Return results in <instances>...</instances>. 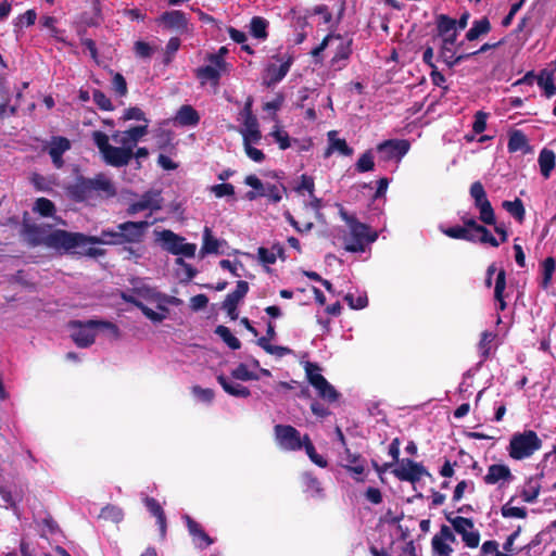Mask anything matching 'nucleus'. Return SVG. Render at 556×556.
<instances>
[{
  "instance_id": "22",
  "label": "nucleus",
  "mask_w": 556,
  "mask_h": 556,
  "mask_svg": "<svg viewBox=\"0 0 556 556\" xmlns=\"http://www.w3.org/2000/svg\"><path fill=\"white\" fill-rule=\"evenodd\" d=\"M445 519L452 525L453 530L460 536L475 528L473 521L469 518L455 516L454 511H444Z\"/></svg>"
},
{
  "instance_id": "28",
  "label": "nucleus",
  "mask_w": 556,
  "mask_h": 556,
  "mask_svg": "<svg viewBox=\"0 0 556 556\" xmlns=\"http://www.w3.org/2000/svg\"><path fill=\"white\" fill-rule=\"evenodd\" d=\"M249 292V283L244 280L237 282L236 290L228 293L222 306H237Z\"/></svg>"
},
{
  "instance_id": "5",
  "label": "nucleus",
  "mask_w": 556,
  "mask_h": 556,
  "mask_svg": "<svg viewBox=\"0 0 556 556\" xmlns=\"http://www.w3.org/2000/svg\"><path fill=\"white\" fill-rule=\"evenodd\" d=\"M342 217L350 226L351 239L345 244V250L349 252H364L366 244L375 242L378 238L376 231H371L370 227L364 223L358 222L353 216H348L346 213H342Z\"/></svg>"
},
{
  "instance_id": "61",
  "label": "nucleus",
  "mask_w": 556,
  "mask_h": 556,
  "mask_svg": "<svg viewBox=\"0 0 556 556\" xmlns=\"http://www.w3.org/2000/svg\"><path fill=\"white\" fill-rule=\"evenodd\" d=\"M122 118L124 121H130V119L143 121L144 124L149 125V119L146 117L144 112L140 108H137V106L128 108L127 110H125Z\"/></svg>"
},
{
  "instance_id": "43",
  "label": "nucleus",
  "mask_w": 556,
  "mask_h": 556,
  "mask_svg": "<svg viewBox=\"0 0 556 556\" xmlns=\"http://www.w3.org/2000/svg\"><path fill=\"white\" fill-rule=\"evenodd\" d=\"M541 485L538 480L530 479L522 490V500L527 503H533L540 494Z\"/></svg>"
},
{
  "instance_id": "60",
  "label": "nucleus",
  "mask_w": 556,
  "mask_h": 556,
  "mask_svg": "<svg viewBox=\"0 0 556 556\" xmlns=\"http://www.w3.org/2000/svg\"><path fill=\"white\" fill-rule=\"evenodd\" d=\"M454 54L455 53H454L452 47L442 45L440 53H439V59L442 60L448 67H452L460 59V58H455Z\"/></svg>"
},
{
  "instance_id": "41",
  "label": "nucleus",
  "mask_w": 556,
  "mask_h": 556,
  "mask_svg": "<svg viewBox=\"0 0 556 556\" xmlns=\"http://www.w3.org/2000/svg\"><path fill=\"white\" fill-rule=\"evenodd\" d=\"M437 29L439 36H446L450 33L456 31V20L451 18L445 14H441L437 18Z\"/></svg>"
},
{
  "instance_id": "11",
  "label": "nucleus",
  "mask_w": 556,
  "mask_h": 556,
  "mask_svg": "<svg viewBox=\"0 0 556 556\" xmlns=\"http://www.w3.org/2000/svg\"><path fill=\"white\" fill-rule=\"evenodd\" d=\"M163 207V199L161 192L156 190L146 191L138 201L132 202L126 208L129 216L136 215L139 212L150 210L151 212L160 211Z\"/></svg>"
},
{
  "instance_id": "24",
  "label": "nucleus",
  "mask_w": 556,
  "mask_h": 556,
  "mask_svg": "<svg viewBox=\"0 0 556 556\" xmlns=\"http://www.w3.org/2000/svg\"><path fill=\"white\" fill-rule=\"evenodd\" d=\"M556 71V64L553 70H543L536 77V83L541 89H543L547 98L553 97L556 93V86L554 84V72Z\"/></svg>"
},
{
  "instance_id": "18",
  "label": "nucleus",
  "mask_w": 556,
  "mask_h": 556,
  "mask_svg": "<svg viewBox=\"0 0 556 556\" xmlns=\"http://www.w3.org/2000/svg\"><path fill=\"white\" fill-rule=\"evenodd\" d=\"M216 379L223 390L231 396L247 399L251 395V391L248 387L230 381L223 374L218 375Z\"/></svg>"
},
{
  "instance_id": "26",
  "label": "nucleus",
  "mask_w": 556,
  "mask_h": 556,
  "mask_svg": "<svg viewBox=\"0 0 556 556\" xmlns=\"http://www.w3.org/2000/svg\"><path fill=\"white\" fill-rule=\"evenodd\" d=\"M509 152H522L523 154L531 152L528 139L520 130H515L510 134L508 140Z\"/></svg>"
},
{
  "instance_id": "56",
  "label": "nucleus",
  "mask_w": 556,
  "mask_h": 556,
  "mask_svg": "<svg viewBox=\"0 0 556 556\" xmlns=\"http://www.w3.org/2000/svg\"><path fill=\"white\" fill-rule=\"evenodd\" d=\"M92 139L102 155L111 147V144L109 143V136L106 134H104L103 131L94 130L92 132Z\"/></svg>"
},
{
  "instance_id": "59",
  "label": "nucleus",
  "mask_w": 556,
  "mask_h": 556,
  "mask_svg": "<svg viewBox=\"0 0 556 556\" xmlns=\"http://www.w3.org/2000/svg\"><path fill=\"white\" fill-rule=\"evenodd\" d=\"M211 191L216 198L232 197L235 194V187L231 184L223 182L212 186Z\"/></svg>"
},
{
  "instance_id": "48",
  "label": "nucleus",
  "mask_w": 556,
  "mask_h": 556,
  "mask_svg": "<svg viewBox=\"0 0 556 556\" xmlns=\"http://www.w3.org/2000/svg\"><path fill=\"white\" fill-rule=\"evenodd\" d=\"M157 308L160 311L164 312V314L163 313L154 312L153 309H151L150 307H148L144 304H142V306L140 307V311L151 321H153V323H161V321H163L166 318V313H168V308L166 306H164V305H161V304L157 305Z\"/></svg>"
},
{
  "instance_id": "45",
  "label": "nucleus",
  "mask_w": 556,
  "mask_h": 556,
  "mask_svg": "<svg viewBox=\"0 0 556 556\" xmlns=\"http://www.w3.org/2000/svg\"><path fill=\"white\" fill-rule=\"evenodd\" d=\"M231 377L241 381L258 380V375L250 371L248 366L243 363H240L235 369L231 370Z\"/></svg>"
},
{
  "instance_id": "19",
  "label": "nucleus",
  "mask_w": 556,
  "mask_h": 556,
  "mask_svg": "<svg viewBox=\"0 0 556 556\" xmlns=\"http://www.w3.org/2000/svg\"><path fill=\"white\" fill-rule=\"evenodd\" d=\"M175 121L181 126H195L200 122V115L192 105L184 104L177 111Z\"/></svg>"
},
{
  "instance_id": "38",
  "label": "nucleus",
  "mask_w": 556,
  "mask_h": 556,
  "mask_svg": "<svg viewBox=\"0 0 556 556\" xmlns=\"http://www.w3.org/2000/svg\"><path fill=\"white\" fill-rule=\"evenodd\" d=\"M215 333L231 349L239 350L241 348L240 340L232 334L230 329L224 325H219L215 329Z\"/></svg>"
},
{
  "instance_id": "1",
  "label": "nucleus",
  "mask_w": 556,
  "mask_h": 556,
  "mask_svg": "<svg viewBox=\"0 0 556 556\" xmlns=\"http://www.w3.org/2000/svg\"><path fill=\"white\" fill-rule=\"evenodd\" d=\"M152 224L153 222L149 220H126L113 228L102 229L100 236H87L81 232L55 229L47 239V243L52 247H62L64 252L84 248L88 243L121 245L129 254L127 258H139L141 255L134 247L144 241L146 233Z\"/></svg>"
},
{
  "instance_id": "54",
  "label": "nucleus",
  "mask_w": 556,
  "mask_h": 556,
  "mask_svg": "<svg viewBox=\"0 0 556 556\" xmlns=\"http://www.w3.org/2000/svg\"><path fill=\"white\" fill-rule=\"evenodd\" d=\"M112 89L118 97H125L128 92L127 83L121 73H115L112 79Z\"/></svg>"
},
{
  "instance_id": "64",
  "label": "nucleus",
  "mask_w": 556,
  "mask_h": 556,
  "mask_svg": "<svg viewBox=\"0 0 556 556\" xmlns=\"http://www.w3.org/2000/svg\"><path fill=\"white\" fill-rule=\"evenodd\" d=\"M253 142H243L245 154L254 162L261 163L265 160V154L262 150L256 149L252 146Z\"/></svg>"
},
{
  "instance_id": "2",
  "label": "nucleus",
  "mask_w": 556,
  "mask_h": 556,
  "mask_svg": "<svg viewBox=\"0 0 556 556\" xmlns=\"http://www.w3.org/2000/svg\"><path fill=\"white\" fill-rule=\"evenodd\" d=\"M115 194L116 190L112 181L103 174H99L94 178L79 176L66 187V195L77 203H92L103 195L110 198Z\"/></svg>"
},
{
  "instance_id": "51",
  "label": "nucleus",
  "mask_w": 556,
  "mask_h": 556,
  "mask_svg": "<svg viewBox=\"0 0 556 556\" xmlns=\"http://www.w3.org/2000/svg\"><path fill=\"white\" fill-rule=\"evenodd\" d=\"M486 33V15L475 21L472 27L467 31L466 38L469 41L476 40L480 35Z\"/></svg>"
},
{
  "instance_id": "58",
  "label": "nucleus",
  "mask_w": 556,
  "mask_h": 556,
  "mask_svg": "<svg viewBox=\"0 0 556 556\" xmlns=\"http://www.w3.org/2000/svg\"><path fill=\"white\" fill-rule=\"evenodd\" d=\"M344 301L348 302L352 309H363L368 305V298L366 294L355 298L352 293H348L344 296Z\"/></svg>"
},
{
  "instance_id": "32",
  "label": "nucleus",
  "mask_w": 556,
  "mask_h": 556,
  "mask_svg": "<svg viewBox=\"0 0 556 556\" xmlns=\"http://www.w3.org/2000/svg\"><path fill=\"white\" fill-rule=\"evenodd\" d=\"M555 153L552 150L543 149L539 155V165L544 178H548L555 167Z\"/></svg>"
},
{
  "instance_id": "42",
  "label": "nucleus",
  "mask_w": 556,
  "mask_h": 556,
  "mask_svg": "<svg viewBox=\"0 0 556 556\" xmlns=\"http://www.w3.org/2000/svg\"><path fill=\"white\" fill-rule=\"evenodd\" d=\"M99 517L104 520L118 523L119 521L123 520L124 513H123L122 508H119L115 505L109 504L101 509Z\"/></svg>"
},
{
  "instance_id": "3",
  "label": "nucleus",
  "mask_w": 556,
  "mask_h": 556,
  "mask_svg": "<svg viewBox=\"0 0 556 556\" xmlns=\"http://www.w3.org/2000/svg\"><path fill=\"white\" fill-rule=\"evenodd\" d=\"M70 327L73 329L71 334L73 341L78 348H89L94 343L96 333L94 330H108L113 339L119 338V328L108 320H72Z\"/></svg>"
},
{
  "instance_id": "15",
  "label": "nucleus",
  "mask_w": 556,
  "mask_h": 556,
  "mask_svg": "<svg viewBox=\"0 0 556 556\" xmlns=\"http://www.w3.org/2000/svg\"><path fill=\"white\" fill-rule=\"evenodd\" d=\"M159 21L168 29H175L179 33H185L188 28V18L182 11L173 10L164 12Z\"/></svg>"
},
{
  "instance_id": "37",
  "label": "nucleus",
  "mask_w": 556,
  "mask_h": 556,
  "mask_svg": "<svg viewBox=\"0 0 556 556\" xmlns=\"http://www.w3.org/2000/svg\"><path fill=\"white\" fill-rule=\"evenodd\" d=\"M303 448L305 450L308 458L318 467L326 468L328 466V462L316 452L314 444L312 443L308 434L304 435V444Z\"/></svg>"
},
{
  "instance_id": "12",
  "label": "nucleus",
  "mask_w": 556,
  "mask_h": 556,
  "mask_svg": "<svg viewBox=\"0 0 556 556\" xmlns=\"http://www.w3.org/2000/svg\"><path fill=\"white\" fill-rule=\"evenodd\" d=\"M102 156L106 164L114 167H123L129 164L130 160L134 157V151L131 144L128 147L111 146Z\"/></svg>"
},
{
  "instance_id": "14",
  "label": "nucleus",
  "mask_w": 556,
  "mask_h": 556,
  "mask_svg": "<svg viewBox=\"0 0 556 556\" xmlns=\"http://www.w3.org/2000/svg\"><path fill=\"white\" fill-rule=\"evenodd\" d=\"M189 534L197 542L200 548H206L214 543V540L204 531L202 526L189 515L184 516Z\"/></svg>"
},
{
  "instance_id": "23",
  "label": "nucleus",
  "mask_w": 556,
  "mask_h": 556,
  "mask_svg": "<svg viewBox=\"0 0 556 556\" xmlns=\"http://www.w3.org/2000/svg\"><path fill=\"white\" fill-rule=\"evenodd\" d=\"M333 38L338 39L340 42L336 49V52L331 59V64L336 65L341 61H346L352 54V43L353 39H343L341 35H333Z\"/></svg>"
},
{
  "instance_id": "20",
  "label": "nucleus",
  "mask_w": 556,
  "mask_h": 556,
  "mask_svg": "<svg viewBox=\"0 0 556 556\" xmlns=\"http://www.w3.org/2000/svg\"><path fill=\"white\" fill-rule=\"evenodd\" d=\"M470 194L480 211V220L486 224V197L483 185L480 181H475L470 187Z\"/></svg>"
},
{
  "instance_id": "9",
  "label": "nucleus",
  "mask_w": 556,
  "mask_h": 556,
  "mask_svg": "<svg viewBox=\"0 0 556 556\" xmlns=\"http://www.w3.org/2000/svg\"><path fill=\"white\" fill-rule=\"evenodd\" d=\"M392 473L400 481H407L412 484L418 482L424 476L431 478V473L421 463H417L410 458H403L400 466L392 470Z\"/></svg>"
},
{
  "instance_id": "63",
  "label": "nucleus",
  "mask_w": 556,
  "mask_h": 556,
  "mask_svg": "<svg viewBox=\"0 0 556 556\" xmlns=\"http://www.w3.org/2000/svg\"><path fill=\"white\" fill-rule=\"evenodd\" d=\"M281 190L285 192L287 191L286 187H283V186H281V188H280L277 185H267L265 187V195L264 197H267L274 203H278L282 199Z\"/></svg>"
},
{
  "instance_id": "17",
  "label": "nucleus",
  "mask_w": 556,
  "mask_h": 556,
  "mask_svg": "<svg viewBox=\"0 0 556 556\" xmlns=\"http://www.w3.org/2000/svg\"><path fill=\"white\" fill-rule=\"evenodd\" d=\"M227 244L225 240H218L213 236L211 228L204 227L202 237V247L200 250L201 256L207 254H223L220 247Z\"/></svg>"
},
{
  "instance_id": "13",
  "label": "nucleus",
  "mask_w": 556,
  "mask_h": 556,
  "mask_svg": "<svg viewBox=\"0 0 556 556\" xmlns=\"http://www.w3.org/2000/svg\"><path fill=\"white\" fill-rule=\"evenodd\" d=\"M132 293L136 294L139 300L143 299L149 302H164L172 305H177L179 302V299L162 294L157 292L154 288H151L146 285L134 287Z\"/></svg>"
},
{
  "instance_id": "53",
  "label": "nucleus",
  "mask_w": 556,
  "mask_h": 556,
  "mask_svg": "<svg viewBox=\"0 0 556 556\" xmlns=\"http://www.w3.org/2000/svg\"><path fill=\"white\" fill-rule=\"evenodd\" d=\"M93 102L98 105V108L102 111H113L114 106L110 98L101 91L100 89H94L92 93Z\"/></svg>"
},
{
  "instance_id": "55",
  "label": "nucleus",
  "mask_w": 556,
  "mask_h": 556,
  "mask_svg": "<svg viewBox=\"0 0 556 556\" xmlns=\"http://www.w3.org/2000/svg\"><path fill=\"white\" fill-rule=\"evenodd\" d=\"M295 192L302 193L303 191H307L309 197H313L315 193V180L312 176L303 174L301 176L300 184L294 188Z\"/></svg>"
},
{
  "instance_id": "16",
  "label": "nucleus",
  "mask_w": 556,
  "mask_h": 556,
  "mask_svg": "<svg viewBox=\"0 0 556 556\" xmlns=\"http://www.w3.org/2000/svg\"><path fill=\"white\" fill-rule=\"evenodd\" d=\"M292 64V59L289 58L280 65L268 64L266 67V78L264 79V85L266 87H271L279 81H281L290 71Z\"/></svg>"
},
{
  "instance_id": "34",
  "label": "nucleus",
  "mask_w": 556,
  "mask_h": 556,
  "mask_svg": "<svg viewBox=\"0 0 556 556\" xmlns=\"http://www.w3.org/2000/svg\"><path fill=\"white\" fill-rule=\"evenodd\" d=\"M506 288V275L504 270L498 271L495 279L494 287V299L500 309H504L506 307V303L504 301V291Z\"/></svg>"
},
{
  "instance_id": "27",
  "label": "nucleus",
  "mask_w": 556,
  "mask_h": 556,
  "mask_svg": "<svg viewBox=\"0 0 556 556\" xmlns=\"http://www.w3.org/2000/svg\"><path fill=\"white\" fill-rule=\"evenodd\" d=\"M513 479L510 469L506 465L489 466V483L501 482L502 485Z\"/></svg>"
},
{
  "instance_id": "21",
  "label": "nucleus",
  "mask_w": 556,
  "mask_h": 556,
  "mask_svg": "<svg viewBox=\"0 0 556 556\" xmlns=\"http://www.w3.org/2000/svg\"><path fill=\"white\" fill-rule=\"evenodd\" d=\"M194 74L201 86H204L206 83H211L213 87H217L219 85L220 72L212 65L198 67L194 71Z\"/></svg>"
},
{
  "instance_id": "44",
  "label": "nucleus",
  "mask_w": 556,
  "mask_h": 556,
  "mask_svg": "<svg viewBox=\"0 0 556 556\" xmlns=\"http://www.w3.org/2000/svg\"><path fill=\"white\" fill-rule=\"evenodd\" d=\"M375 168L374 154L371 150L364 152L355 163V169L358 173L370 172Z\"/></svg>"
},
{
  "instance_id": "6",
  "label": "nucleus",
  "mask_w": 556,
  "mask_h": 556,
  "mask_svg": "<svg viewBox=\"0 0 556 556\" xmlns=\"http://www.w3.org/2000/svg\"><path fill=\"white\" fill-rule=\"evenodd\" d=\"M542 446V441L532 430L516 433L510 439L509 455L514 459H525L533 455Z\"/></svg>"
},
{
  "instance_id": "39",
  "label": "nucleus",
  "mask_w": 556,
  "mask_h": 556,
  "mask_svg": "<svg viewBox=\"0 0 556 556\" xmlns=\"http://www.w3.org/2000/svg\"><path fill=\"white\" fill-rule=\"evenodd\" d=\"M33 211L42 217H51L54 215L56 208L51 200L47 198H38L35 202Z\"/></svg>"
},
{
  "instance_id": "47",
  "label": "nucleus",
  "mask_w": 556,
  "mask_h": 556,
  "mask_svg": "<svg viewBox=\"0 0 556 556\" xmlns=\"http://www.w3.org/2000/svg\"><path fill=\"white\" fill-rule=\"evenodd\" d=\"M71 142L65 137H53L51 141V146L49 148V154H60L63 155L64 152L70 150Z\"/></svg>"
},
{
  "instance_id": "33",
  "label": "nucleus",
  "mask_w": 556,
  "mask_h": 556,
  "mask_svg": "<svg viewBox=\"0 0 556 556\" xmlns=\"http://www.w3.org/2000/svg\"><path fill=\"white\" fill-rule=\"evenodd\" d=\"M302 483L305 492H308L312 496L323 497L324 489L320 485L318 479L309 472H305L302 476Z\"/></svg>"
},
{
  "instance_id": "46",
  "label": "nucleus",
  "mask_w": 556,
  "mask_h": 556,
  "mask_svg": "<svg viewBox=\"0 0 556 556\" xmlns=\"http://www.w3.org/2000/svg\"><path fill=\"white\" fill-rule=\"evenodd\" d=\"M180 45H181V40L178 37H172L168 40L165 51H164V58H163L164 65H169L173 62L176 52L180 48Z\"/></svg>"
},
{
  "instance_id": "35",
  "label": "nucleus",
  "mask_w": 556,
  "mask_h": 556,
  "mask_svg": "<svg viewBox=\"0 0 556 556\" xmlns=\"http://www.w3.org/2000/svg\"><path fill=\"white\" fill-rule=\"evenodd\" d=\"M244 131L242 132V136H243V142H245V139L248 140V142H254V143H257L261 138H262V134L258 129V122H257V118H253V119H249V121H244Z\"/></svg>"
},
{
  "instance_id": "36",
  "label": "nucleus",
  "mask_w": 556,
  "mask_h": 556,
  "mask_svg": "<svg viewBox=\"0 0 556 556\" xmlns=\"http://www.w3.org/2000/svg\"><path fill=\"white\" fill-rule=\"evenodd\" d=\"M267 27L268 22L264 17L254 16L250 23V33L254 38L264 40L268 36Z\"/></svg>"
},
{
  "instance_id": "50",
  "label": "nucleus",
  "mask_w": 556,
  "mask_h": 556,
  "mask_svg": "<svg viewBox=\"0 0 556 556\" xmlns=\"http://www.w3.org/2000/svg\"><path fill=\"white\" fill-rule=\"evenodd\" d=\"M503 206L506 208V211L517 218L518 220H522L525 216V207L521 202V200L516 199L514 201H505L503 203Z\"/></svg>"
},
{
  "instance_id": "10",
  "label": "nucleus",
  "mask_w": 556,
  "mask_h": 556,
  "mask_svg": "<svg viewBox=\"0 0 556 556\" xmlns=\"http://www.w3.org/2000/svg\"><path fill=\"white\" fill-rule=\"evenodd\" d=\"M409 148L410 143L406 139H389L377 146V152L381 161H401Z\"/></svg>"
},
{
  "instance_id": "4",
  "label": "nucleus",
  "mask_w": 556,
  "mask_h": 556,
  "mask_svg": "<svg viewBox=\"0 0 556 556\" xmlns=\"http://www.w3.org/2000/svg\"><path fill=\"white\" fill-rule=\"evenodd\" d=\"M463 225H456L442 229L443 233L452 239H460L470 242L486 243V227L479 225L473 216L462 217Z\"/></svg>"
},
{
  "instance_id": "30",
  "label": "nucleus",
  "mask_w": 556,
  "mask_h": 556,
  "mask_svg": "<svg viewBox=\"0 0 556 556\" xmlns=\"http://www.w3.org/2000/svg\"><path fill=\"white\" fill-rule=\"evenodd\" d=\"M320 370L319 366L315 363L306 362L305 364V374L308 382L318 391L323 387L326 386L328 380L318 371Z\"/></svg>"
},
{
  "instance_id": "7",
  "label": "nucleus",
  "mask_w": 556,
  "mask_h": 556,
  "mask_svg": "<svg viewBox=\"0 0 556 556\" xmlns=\"http://www.w3.org/2000/svg\"><path fill=\"white\" fill-rule=\"evenodd\" d=\"M163 249L173 255H182L193 257L195 255L197 245L194 243L185 242V238L175 233L169 229H164L159 233Z\"/></svg>"
},
{
  "instance_id": "31",
  "label": "nucleus",
  "mask_w": 556,
  "mask_h": 556,
  "mask_svg": "<svg viewBox=\"0 0 556 556\" xmlns=\"http://www.w3.org/2000/svg\"><path fill=\"white\" fill-rule=\"evenodd\" d=\"M26 232L28 235L29 243L33 247H36V245H39V244H45L48 248H52V249H55V250H63L64 251V248H62V247H52V245H49L47 243V239L49 238V236L53 231H51L47 236H43V230L40 227H38L36 225H31V226H27Z\"/></svg>"
},
{
  "instance_id": "52",
  "label": "nucleus",
  "mask_w": 556,
  "mask_h": 556,
  "mask_svg": "<svg viewBox=\"0 0 556 556\" xmlns=\"http://www.w3.org/2000/svg\"><path fill=\"white\" fill-rule=\"evenodd\" d=\"M555 260L553 257H547L544 260L542 264V271H543V278H542V287L547 288L551 283L553 274L555 271Z\"/></svg>"
},
{
  "instance_id": "62",
  "label": "nucleus",
  "mask_w": 556,
  "mask_h": 556,
  "mask_svg": "<svg viewBox=\"0 0 556 556\" xmlns=\"http://www.w3.org/2000/svg\"><path fill=\"white\" fill-rule=\"evenodd\" d=\"M318 395L330 403L338 401L340 393L329 382L325 387L318 390Z\"/></svg>"
},
{
  "instance_id": "40",
  "label": "nucleus",
  "mask_w": 556,
  "mask_h": 556,
  "mask_svg": "<svg viewBox=\"0 0 556 556\" xmlns=\"http://www.w3.org/2000/svg\"><path fill=\"white\" fill-rule=\"evenodd\" d=\"M431 546L433 556H450L453 552V548L443 540L440 532L432 538Z\"/></svg>"
},
{
  "instance_id": "8",
  "label": "nucleus",
  "mask_w": 556,
  "mask_h": 556,
  "mask_svg": "<svg viewBox=\"0 0 556 556\" xmlns=\"http://www.w3.org/2000/svg\"><path fill=\"white\" fill-rule=\"evenodd\" d=\"M275 440L285 451H300L303 448L304 437L291 425H276L274 427Z\"/></svg>"
},
{
  "instance_id": "25",
  "label": "nucleus",
  "mask_w": 556,
  "mask_h": 556,
  "mask_svg": "<svg viewBox=\"0 0 556 556\" xmlns=\"http://www.w3.org/2000/svg\"><path fill=\"white\" fill-rule=\"evenodd\" d=\"M148 127L149 125L147 124L130 127L124 131L121 143L126 147L131 144L132 148L143 136L148 134Z\"/></svg>"
},
{
  "instance_id": "29",
  "label": "nucleus",
  "mask_w": 556,
  "mask_h": 556,
  "mask_svg": "<svg viewBox=\"0 0 556 556\" xmlns=\"http://www.w3.org/2000/svg\"><path fill=\"white\" fill-rule=\"evenodd\" d=\"M320 370L319 366L315 363L306 362L305 364V374L308 382L318 391L323 387L326 386L328 380L318 371Z\"/></svg>"
},
{
  "instance_id": "57",
  "label": "nucleus",
  "mask_w": 556,
  "mask_h": 556,
  "mask_svg": "<svg viewBox=\"0 0 556 556\" xmlns=\"http://www.w3.org/2000/svg\"><path fill=\"white\" fill-rule=\"evenodd\" d=\"M191 392L192 394L198 397L201 402H204V403H212V401L214 400V396H215V393L212 389L210 388H201L200 386H193L191 388Z\"/></svg>"
},
{
  "instance_id": "49",
  "label": "nucleus",
  "mask_w": 556,
  "mask_h": 556,
  "mask_svg": "<svg viewBox=\"0 0 556 556\" xmlns=\"http://www.w3.org/2000/svg\"><path fill=\"white\" fill-rule=\"evenodd\" d=\"M157 308L160 311L164 312V314L163 313L154 312L153 309H151L150 307H148L144 304H142V306L140 307V311L151 321H153V323H161V321H163L166 318V313H168V308L166 306H164V305H161V304L157 305Z\"/></svg>"
}]
</instances>
